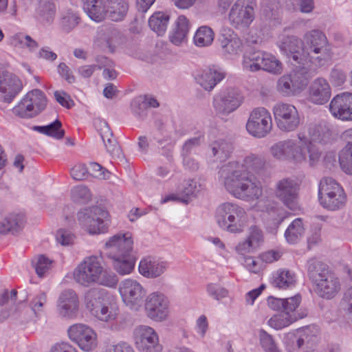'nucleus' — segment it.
<instances>
[{
    "mask_svg": "<svg viewBox=\"0 0 352 352\" xmlns=\"http://www.w3.org/2000/svg\"><path fill=\"white\" fill-rule=\"evenodd\" d=\"M265 166V160L259 155L249 153L243 158L223 164L218 170L219 184L232 197L243 201H256L252 209L267 216L278 226L288 215L280 204L263 197V186L252 175Z\"/></svg>",
    "mask_w": 352,
    "mask_h": 352,
    "instance_id": "f257e3e1",
    "label": "nucleus"
},
{
    "mask_svg": "<svg viewBox=\"0 0 352 352\" xmlns=\"http://www.w3.org/2000/svg\"><path fill=\"white\" fill-rule=\"evenodd\" d=\"M276 46L292 64L303 70L327 67L331 63V45L325 34L319 29L307 31L303 39L294 35L280 34Z\"/></svg>",
    "mask_w": 352,
    "mask_h": 352,
    "instance_id": "f03ea898",
    "label": "nucleus"
},
{
    "mask_svg": "<svg viewBox=\"0 0 352 352\" xmlns=\"http://www.w3.org/2000/svg\"><path fill=\"white\" fill-rule=\"evenodd\" d=\"M308 135L300 131L296 138L275 142L270 147V155L279 162H288L296 165L309 162L311 166L315 165L320 158V153L314 148L311 142L327 144L331 143L335 137L331 126L326 122L310 125Z\"/></svg>",
    "mask_w": 352,
    "mask_h": 352,
    "instance_id": "7ed1b4c3",
    "label": "nucleus"
},
{
    "mask_svg": "<svg viewBox=\"0 0 352 352\" xmlns=\"http://www.w3.org/2000/svg\"><path fill=\"white\" fill-rule=\"evenodd\" d=\"M88 16L99 23L106 19L113 21H122L129 10L126 0H81Z\"/></svg>",
    "mask_w": 352,
    "mask_h": 352,
    "instance_id": "20e7f679",
    "label": "nucleus"
},
{
    "mask_svg": "<svg viewBox=\"0 0 352 352\" xmlns=\"http://www.w3.org/2000/svg\"><path fill=\"white\" fill-rule=\"evenodd\" d=\"M215 219L222 230L232 234H239L246 227L248 217L242 206L232 202H225L217 207Z\"/></svg>",
    "mask_w": 352,
    "mask_h": 352,
    "instance_id": "39448f33",
    "label": "nucleus"
},
{
    "mask_svg": "<svg viewBox=\"0 0 352 352\" xmlns=\"http://www.w3.org/2000/svg\"><path fill=\"white\" fill-rule=\"evenodd\" d=\"M308 274L309 279L315 285V292L320 297L330 300L340 292V280L327 265H309Z\"/></svg>",
    "mask_w": 352,
    "mask_h": 352,
    "instance_id": "423d86ee",
    "label": "nucleus"
},
{
    "mask_svg": "<svg viewBox=\"0 0 352 352\" xmlns=\"http://www.w3.org/2000/svg\"><path fill=\"white\" fill-rule=\"evenodd\" d=\"M74 278L79 284L87 286L96 283L115 288L118 283L116 274L102 265H78L74 272Z\"/></svg>",
    "mask_w": 352,
    "mask_h": 352,
    "instance_id": "0eeeda50",
    "label": "nucleus"
},
{
    "mask_svg": "<svg viewBox=\"0 0 352 352\" xmlns=\"http://www.w3.org/2000/svg\"><path fill=\"white\" fill-rule=\"evenodd\" d=\"M320 205L330 211L343 208L346 202V195L343 187L331 177L323 178L318 185Z\"/></svg>",
    "mask_w": 352,
    "mask_h": 352,
    "instance_id": "6e6552de",
    "label": "nucleus"
},
{
    "mask_svg": "<svg viewBox=\"0 0 352 352\" xmlns=\"http://www.w3.org/2000/svg\"><path fill=\"white\" fill-rule=\"evenodd\" d=\"M133 241L129 232L118 233L106 242V249L114 254L109 256L113 261L119 264H135L137 256L132 252Z\"/></svg>",
    "mask_w": 352,
    "mask_h": 352,
    "instance_id": "1a4fd4ad",
    "label": "nucleus"
},
{
    "mask_svg": "<svg viewBox=\"0 0 352 352\" xmlns=\"http://www.w3.org/2000/svg\"><path fill=\"white\" fill-rule=\"evenodd\" d=\"M78 219L82 228L93 235L106 233L111 223L109 212L97 206L79 212Z\"/></svg>",
    "mask_w": 352,
    "mask_h": 352,
    "instance_id": "9d476101",
    "label": "nucleus"
},
{
    "mask_svg": "<svg viewBox=\"0 0 352 352\" xmlns=\"http://www.w3.org/2000/svg\"><path fill=\"white\" fill-rule=\"evenodd\" d=\"M264 239L263 230L258 226H251L246 236L239 241L234 248L238 261L246 264H256L251 254L262 246Z\"/></svg>",
    "mask_w": 352,
    "mask_h": 352,
    "instance_id": "9b49d317",
    "label": "nucleus"
},
{
    "mask_svg": "<svg viewBox=\"0 0 352 352\" xmlns=\"http://www.w3.org/2000/svg\"><path fill=\"white\" fill-rule=\"evenodd\" d=\"M47 105V98L39 89L28 92L12 108V113L21 118H30L36 116L43 111Z\"/></svg>",
    "mask_w": 352,
    "mask_h": 352,
    "instance_id": "f8f14e48",
    "label": "nucleus"
},
{
    "mask_svg": "<svg viewBox=\"0 0 352 352\" xmlns=\"http://www.w3.org/2000/svg\"><path fill=\"white\" fill-rule=\"evenodd\" d=\"M255 7V0H236L228 12L229 23L237 30L247 29L254 20Z\"/></svg>",
    "mask_w": 352,
    "mask_h": 352,
    "instance_id": "ddd939ff",
    "label": "nucleus"
},
{
    "mask_svg": "<svg viewBox=\"0 0 352 352\" xmlns=\"http://www.w3.org/2000/svg\"><path fill=\"white\" fill-rule=\"evenodd\" d=\"M278 128L284 132H292L300 124V116L297 108L287 102H277L272 109Z\"/></svg>",
    "mask_w": 352,
    "mask_h": 352,
    "instance_id": "4468645a",
    "label": "nucleus"
},
{
    "mask_svg": "<svg viewBox=\"0 0 352 352\" xmlns=\"http://www.w3.org/2000/svg\"><path fill=\"white\" fill-rule=\"evenodd\" d=\"M243 100V96L237 89L230 88L214 95L212 106L216 114L223 117L238 109Z\"/></svg>",
    "mask_w": 352,
    "mask_h": 352,
    "instance_id": "2eb2a0df",
    "label": "nucleus"
},
{
    "mask_svg": "<svg viewBox=\"0 0 352 352\" xmlns=\"http://www.w3.org/2000/svg\"><path fill=\"white\" fill-rule=\"evenodd\" d=\"M272 128V118L267 109L257 107L250 112L246 123L249 134L257 138H263L270 133Z\"/></svg>",
    "mask_w": 352,
    "mask_h": 352,
    "instance_id": "dca6fc26",
    "label": "nucleus"
},
{
    "mask_svg": "<svg viewBox=\"0 0 352 352\" xmlns=\"http://www.w3.org/2000/svg\"><path fill=\"white\" fill-rule=\"evenodd\" d=\"M135 346L140 352H161L163 346L154 329L146 325L137 327L133 331Z\"/></svg>",
    "mask_w": 352,
    "mask_h": 352,
    "instance_id": "f3484780",
    "label": "nucleus"
},
{
    "mask_svg": "<svg viewBox=\"0 0 352 352\" xmlns=\"http://www.w3.org/2000/svg\"><path fill=\"white\" fill-rule=\"evenodd\" d=\"M274 195L289 210L299 208L298 186L294 179L284 178L278 180L275 184Z\"/></svg>",
    "mask_w": 352,
    "mask_h": 352,
    "instance_id": "a211bd4d",
    "label": "nucleus"
},
{
    "mask_svg": "<svg viewBox=\"0 0 352 352\" xmlns=\"http://www.w3.org/2000/svg\"><path fill=\"white\" fill-rule=\"evenodd\" d=\"M309 78V76L304 71L294 72L279 78L277 89L286 96L296 95L307 86Z\"/></svg>",
    "mask_w": 352,
    "mask_h": 352,
    "instance_id": "6ab92c4d",
    "label": "nucleus"
},
{
    "mask_svg": "<svg viewBox=\"0 0 352 352\" xmlns=\"http://www.w3.org/2000/svg\"><path fill=\"white\" fill-rule=\"evenodd\" d=\"M146 316L155 322L166 320L168 316V300L162 294L152 293L147 296L144 304Z\"/></svg>",
    "mask_w": 352,
    "mask_h": 352,
    "instance_id": "aec40b11",
    "label": "nucleus"
},
{
    "mask_svg": "<svg viewBox=\"0 0 352 352\" xmlns=\"http://www.w3.org/2000/svg\"><path fill=\"white\" fill-rule=\"evenodd\" d=\"M68 334L70 339L85 351H91L97 346L96 334L86 324H76L71 326Z\"/></svg>",
    "mask_w": 352,
    "mask_h": 352,
    "instance_id": "412c9836",
    "label": "nucleus"
},
{
    "mask_svg": "<svg viewBox=\"0 0 352 352\" xmlns=\"http://www.w3.org/2000/svg\"><path fill=\"white\" fill-rule=\"evenodd\" d=\"M329 109L334 118L343 122L352 121V93L343 92L334 96Z\"/></svg>",
    "mask_w": 352,
    "mask_h": 352,
    "instance_id": "4be33fe9",
    "label": "nucleus"
},
{
    "mask_svg": "<svg viewBox=\"0 0 352 352\" xmlns=\"http://www.w3.org/2000/svg\"><path fill=\"white\" fill-rule=\"evenodd\" d=\"M119 292L123 302L131 308L139 305L146 295L144 288L138 281L131 279L120 283Z\"/></svg>",
    "mask_w": 352,
    "mask_h": 352,
    "instance_id": "5701e85b",
    "label": "nucleus"
},
{
    "mask_svg": "<svg viewBox=\"0 0 352 352\" xmlns=\"http://www.w3.org/2000/svg\"><path fill=\"white\" fill-rule=\"evenodd\" d=\"M219 41L222 52L226 58L235 59L243 52L242 40L231 29L222 30Z\"/></svg>",
    "mask_w": 352,
    "mask_h": 352,
    "instance_id": "b1692460",
    "label": "nucleus"
},
{
    "mask_svg": "<svg viewBox=\"0 0 352 352\" xmlns=\"http://www.w3.org/2000/svg\"><path fill=\"white\" fill-rule=\"evenodd\" d=\"M79 309L77 294L72 289L62 292L57 302V311L63 318H73L76 316Z\"/></svg>",
    "mask_w": 352,
    "mask_h": 352,
    "instance_id": "393cba45",
    "label": "nucleus"
},
{
    "mask_svg": "<svg viewBox=\"0 0 352 352\" xmlns=\"http://www.w3.org/2000/svg\"><path fill=\"white\" fill-rule=\"evenodd\" d=\"M21 80L14 74L5 72L0 85V97L6 102H11L22 91Z\"/></svg>",
    "mask_w": 352,
    "mask_h": 352,
    "instance_id": "a878e982",
    "label": "nucleus"
},
{
    "mask_svg": "<svg viewBox=\"0 0 352 352\" xmlns=\"http://www.w3.org/2000/svg\"><path fill=\"white\" fill-rule=\"evenodd\" d=\"M308 98L316 104L327 103L331 95V87L329 82L323 78H317L309 85Z\"/></svg>",
    "mask_w": 352,
    "mask_h": 352,
    "instance_id": "bb28decb",
    "label": "nucleus"
},
{
    "mask_svg": "<svg viewBox=\"0 0 352 352\" xmlns=\"http://www.w3.org/2000/svg\"><path fill=\"white\" fill-rule=\"evenodd\" d=\"M226 77L224 71L212 65L200 71L196 76L197 82L206 91H212Z\"/></svg>",
    "mask_w": 352,
    "mask_h": 352,
    "instance_id": "cd10ccee",
    "label": "nucleus"
},
{
    "mask_svg": "<svg viewBox=\"0 0 352 352\" xmlns=\"http://www.w3.org/2000/svg\"><path fill=\"white\" fill-rule=\"evenodd\" d=\"M123 37L116 29L102 26L97 30L95 36V43L99 46L107 47L111 52L122 44Z\"/></svg>",
    "mask_w": 352,
    "mask_h": 352,
    "instance_id": "c85d7f7f",
    "label": "nucleus"
},
{
    "mask_svg": "<svg viewBox=\"0 0 352 352\" xmlns=\"http://www.w3.org/2000/svg\"><path fill=\"white\" fill-rule=\"evenodd\" d=\"M25 216L23 212L13 211L0 219V234H16L23 228Z\"/></svg>",
    "mask_w": 352,
    "mask_h": 352,
    "instance_id": "c756f323",
    "label": "nucleus"
},
{
    "mask_svg": "<svg viewBox=\"0 0 352 352\" xmlns=\"http://www.w3.org/2000/svg\"><path fill=\"white\" fill-rule=\"evenodd\" d=\"M7 43L15 50H26L29 53H34L39 47L36 40L23 32L10 34L8 38Z\"/></svg>",
    "mask_w": 352,
    "mask_h": 352,
    "instance_id": "7c9ffc66",
    "label": "nucleus"
},
{
    "mask_svg": "<svg viewBox=\"0 0 352 352\" xmlns=\"http://www.w3.org/2000/svg\"><path fill=\"white\" fill-rule=\"evenodd\" d=\"M109 299V292L100 287L89 289L85 295V306L90 312Z\"/></svg>",
    "mask_w": 352,
    "mask_h": 352,
    "instance_id": "2f4dec72",
    "label": "nucleus"
},
{
    "mask_svg": "<svg viewBox=\"0 0 352 352\" xmlns=\"http://www.w3.org/2000/svg\"><path fill=\"white\" fill-rule=\"evenodd\" d=\"M299 333V337L294 342L298 349H311L318 342V329L315 326L306 327Z\"/></svg>",
    "mask_w": 352,
    "mask_h": 352,
    "instance_id": "473e14b6",
    "label": "nucleus"
},
{
    "mask_svg": "<svg viewBox=\"0 0 352 352\" xmlns=\"http://www.w3.org/2000/svg\"><path fill=\"white\" fill-rule=\"evenodd\" d=\"M28 312V309L25 304L21 302L12 306L9 310H2L1 317L3 319L10 318L17 323L24 324L30 320V316Z\"/></svg>",
    "mask_w": 352,
    "mask_h": 352,
    "instance_id": "72a5a7b5",
    "label": "nucleus"
},
{
    "mask_svg": "<svg viewBox=\"0 0 352 352\" xmlns=\"http://www.w3.org/2000/svg\"><path fill=\"white\" fill-rule=\"evenodd\" d=\"M305 232V225L302 218L295 219L286 229L284 236L289 244L297 243L303 236Z\"/></svg>",
    "mask_w": 352,
    "mask_h": 352,
    "instance_id": "f704fd0d",
    "label": "nucleus"
},
{
    "mask_svg": "<svg viewBox=\"0 0 352 352\" xmlns=\"http://www.w3.org/2000/svg\"><path fill=\"white\" fill-rule=\"evenodd\" d=\"M94 125L100 133V137L103 141L104 146L108 152H112L116 146V142L113 138V133L107 122L101 119H96Z\"/></svg>",
    "mask_w": 352,
    "mask_h": 352,
    "instance_id": "c9c22d12",
    "label": "nucleus"
},
{
    "mask_svg": "<svg viewBox=\"0 0 352 352\" xmlns=\"http://www.w3.org/2000/svg\"><path fill=\"white\" fill-rule=\"evenodd\" d=\"M210 150L208 155L214 158L213 161L223 162L230 157L232 146L230 143L219 140L210 144Z\"/></svg>",
    "mask_w": 352,
    "mask_h": 352,
    "instance_id": "e433bc0d",
    "label": "nucleus"
},
{
    "mask_svg": "<svg viewBox=\"0 0 352 352\" xmlns=\"http://www.w3.org/2000/svg\"><path fill=\"white\" fill-rule=\"evenodd\" d=\"M214 39V32L212 29L207 25H203L195 31L192 42L197 47H206L210 46Z\"/></svg>",
    "mask_w": 352,
    "mask_h": 352,
    "instance_id": "4c0bfd02",
    "label": "nucleus"
},
{
    "mask_svg": "<svg viewBox=\"0 0 352 352\" xmlns=\"http://www.w3.org/2000/svg\"><path fill=\"white\" fill-rule=\"evenodd\" d=\"M170 16L168 14L163 12H155L148 19V25L150 28L158 36H162L165 34Z\"/></svg>",
    "mask_w": 352,
    "mask_h": 352,
    "instance_id": "58836bf2",
    "label": "nucleus"
},
{
    "mask_svg": "<svg viewBox=\"0 0 352 352\" xmlns=\"http://www.w3.org/2000/svg\"><path fill=\"white\" fill-rule=\"evenodd\" d=\"M263 51L246 52L243 56L242 67L245 71L257 72L261 70Z\"/></svg>",
    "mask_w": 352,
    "mask_h": 352,
    "instance_id": "ea45409f",
    "label": "nucleus"
},
{
    "mask_svg": "<svg viewBox=\"0 0 352 352\" xmlns=\"http://www.w3.org/2000/svg\"><path fill=\"white\" fill-rule=\"evenodd\" d=\"M90 313L101 321L109 322L116 318L118 309L111 302L109 299Z\"/></svg>",
    "mask_w": 352,
    "mask_h": 352,
    "instance_id": "a19ab883",
    "label": "nucleus"
},
{
    "mask_svg": "<svg viewBox=\"0 0 352 352\" xmlns=\"http://www.w3.org/2000/svg\"><path fill=\"white\" fill-rule=\"evenodd\" d=\"M263 55L261 70L276 75L282 73L283 64L276 56L265 51H263Z\"/></svg>",
    "mask_w": 352,
    "mask_h": 352,
    "instance_id": "79ce46f5",
    "label": "nucleus"
},
{
    "mask_svg": "<svg viewBox=\"0 0 352 352\" xmlns=\"http://www.w3.org/2000/svg\"><path fill=\"white\" fill-rule=\"evenodd\" d=\"M79 21L78 14L71 9H67L61 12L58 25L63 32L68 33L77 26Z\"/></svg>",
    "mask_w": 352,
    "mask_h": 352,
    "instance_id": "37998d69",
    "label": "nucleus"
},
{
    "mask_svg": "<svg viewBox=\"0 0 352 352\" xmlns=\"http://www.w3.org/2000/svg\"><path fill=\"white\" fill-rule=\"evenodd\" d=\"M186 202L192 197H197L204 190V186L199 179H192L184 181L179 186Z\"/></svg>",
    "mask_w": 352,
    "mask_h": 352,
    "instance_id": "c03bdc74",
    "label": "nucleus"
},
{
    "mask_svg": "<svg viewBox=\"0 0 352 352\" xmlns=\"http://www.w3.org/2000/svg\"><path fill=\"white\" fill-rule=\"evenodd\" d=\"M296 282L294 272L289 270L283 269L277 271L273 276L272 284L279 289H287L293 286Z\"/></svg>",
    "mask_w": 352,
    "mask_h": 352,
    "instance_id": "a18cd8bd",
    "label": "nucleus"
},
{
    "mask_svg": "<svg viewBox=\"0 0 352 352\" xmlns=\"http://www.w3.org/2000/svg\"><path fill=\"white\" fill-rule=\"evenodd\" d=\"M32 129L57 140L62 139L65 134L64 130L62 129V124L58 119L45 126H34Z\"/></svg>",
    "mask_w": 352,
    "mask_h": 352,
    "instance_id": "49530a36",
    "label": "nucleus"
},
{
    "mask_svg": "<svg viewBox=\"0 0 352 352\" xmlns=\"http://www.w3.org/2000/svg\"><path fill=\"white\" fill-rule=\"evenodd\" d=\"M305 316H306V314H298V316L293 314L291 316H288L284 314L274 316L268 320V324L276 329H280L289 326L291 323Z\"/></svg>",
    "mask_w": 352,
    "mask_h": 352,
    "instance_id": "de8ad7c7",
    "label": "nucleus"
},
{
    "mask_svg": "<svg viewBox=\"0 0 352 352\" xmlns=\"http://www.w3.org/2000/svg\"><path fill=\"white\" fill-rule=\"evenodd\" d=\"M339 162L341 168L346 174H352V142H349L340 151Z\"/></svg>",
    "mask_w": 352,
    "mask_h": 352,
    "instance_id": "09e8293b",
    "label": "nucleus"
},
{
    "mask_svg": "<svg viewBox=\"0 0 352 352\" xmlns=\"http://www.w3.org/2000/svg\"><path fill=\"white\" fill-rule=\"evenodd\" d=\"M98 69L104 68L103 77L107 80H113L117 77V73L113 69V62L104 56H98L96 58Z\"/></svg>",
    "mask_w": 352,
    "mask_h": 352,
    "instance_id": "8fccbe9b",
    "label": "nucleus"
},
{
    "mask_svg": "<svg viewBox=\"0 0 352 352\" xmlns=\"http://www.w3.org/2000/svg\"><path fill=\"white\" fill-rule=\"evenodd\" d=\"M340 309L348 322H352V287L344 292Z\"/></svg>",
    "mask_w": 352,
    "mask_h": 352,
    "instance_id": "3c124183",
    "label": "nucleus"
},
{
    "mask_svg": "<svg viewBox=\"0 0 352 352\" xmlns=\"http://www.w3.org/2000/svg\"><path fill=\"white\" fill-rule=\"evenodd\" d=\"M166 268L165 265H138L141 275L147 278H155L163 274Z\"/></svg>",
    "mask_w": 352,
    "mask_h": 352,
    "instance_id": "603ef678",
    "label": "nucleus"
},
{
    "mask_svg": "<svg viewBox=\"0 0 352 352\" xmlns=\"http://www.w3.org/2000/svg\"><path fill=\"white\" fill-rule=\"evenodd\" d=\"M301 299V296L300 294H296L294 296L285 298L284 307L283 309V313L288 316H291L293 314H296L297 316L300 314L297 311V308L300 305Z\"/></svg>",
    "mask_w": 352,
    "mask_h": 352,
    "instance_id": "864d4df0",
    "label": "nucleus"
},
{
    "mask_svg": "<svg viewBox=\"0 0 352 352\" xmlns=\"http://www.w3.org/2000/svg\"><path fill=\"white\" fill-rule=\"evenodd\" d=\"M72 199L76 202H87L91 197L89 188L85 186L79 185L74 187L71 190Z\"/></svg>",
    "mask_w": 352,
    "mask_h": 352,
    "instance_id": "5fc2aeb1",
    "label": "nucleus"
},
{
    "mask_svg": "<svg viewBox=\"0 0 352 352\" xmlns=\"http://www.w3.org/2000/svg\"><path fill=\"white\" fill-rule=\"evenodd\" d=\"M47 302V294L44 292H40L32 298L30 302V307L36 316L41 314L43 311Z\"/></svg>",
    "mask_w": 352,
    "mask_h": 352,
    "instance_id": "6e6d98bb",
    "label": "nucleus"
},
{
    "mask_svg": "<svg viewBox=\"0 0 352 352\" xmlns=\"http://www.w3.org/2000/svg\"><path fill=\"white\" fill-rule=\"evenodd\" d=\"M38 14L47 22L53 21L55 13H56V6L54 2L43 1L38 8Z\"/></svg>",
    "mask_w": 352,
    "mask_h": 352,
    "instance_id": "4d7b16f0",
    "label": "nucleus"
},
{
    "mask_svg": "<svg viewBox=\"0 0 352 352\" xmlns=\"http://www.w3.org/2000/svg\"><path fill=\"white\" fill-rule=\"evenodd\" d=\"M259 338L261 345L266 352H273L278 349L272 336L265 330L259 331Z\"/></svg>",
    "mask_w": 352,
    "mask_h": 352,
    "instance_id": "13d9d810",
    "label": "nucleus"
},
{
    "mask_svg": "<svg viewBox=\"0 0 352 352\" xmlns=\"http://www.w3.org/2000/svg\"><path fill=\"white\" fill-rule=\"evenodd\" d=\"M74 234L69 230L59 229L56 234V240L58 243L63 246H69L74 243Z\"/></svg>",
    "mask_w": 352,
    "mask_h": 352,
    "instance_id": "bf43d9fd",
    "label": "nucleus"
},
{
    "mask_svg": "<svg viewBox=\"0 0 352 352\" xmlns=\"http://www.w3.org/2000/svg\"><path fill=\"white\" fill-rule=\"evenodd\" d=\"M88 170L90 171L91 175L95 178L108 179L110 177V172L98 163H90Z\"/></svg>",
    "mask_w": 352,
    "mask_h": 352,
    "instance_id": "052dcab7",
    "label": "nucleus"
},
{
    "mask_svg": "<svg viewBox=\"0 0 352 352\" xmlns=\"http://www.w3.org/2000/svg\"><path fill=\"white\" fill-rule=\"evenodd\" d=\"M329 79L334 86L339 87L346 81V75L343 70L339 68H333L331 71Z\"/></svg>",
    "mask_w": 352,
    "mask_h": 352,
    "instance_id": "680f3d73",
    "label": "nucleus"
},
{
    "mask_svg": "<svg viewBox=\"0 0 352 352\" xmlns=\"http://www.w3.org/2000/svg\"><path fill=\"white\" fill-rule=\"evenodd\" d=\"M169 41L176 46H180L187 41L188 34L172 28L168 34Z\"/></svg>",
    "mask_w": 352,
    "mask_h": 352,
    "instance_id": "e2e57ef3",
    "label": "nucleus"
},
{
    "mask_svg": "<svg viewBox=\"0 0 352 352\" xmlns=\"http://www.w3.org/2000/svg\"><path fill=\"white\" fill-rule=\"evenodd\" d=\"M207 292L210 296L217 300L225 298L228 295V292L226 289L213 283L208 285Z\"/></svg>",
    "mask_w": 352,
    "mask_h": 352,
    "instance_id": "0e129e2a",
    "label": "nucleus"
},
{
    "mask_svg": "<svg viewBox=\"0 0 352 352\" xmlns=\"http://www.w3.org/2000/svg\"><path fill=\"white\" fill-rule=\"evenodd\" d=\"M173 28L188 35L190 23L186 16L179 15L175 21Z\"/></svg>",
    "mask_w": 352,
    "mask_h": 352,
    "instance_id": "69168bd1",
    "label": "nucleus"
},
{
    "mask_svg": "<svg viewBox=\"0 0 352 352\" xmlns=\"http://www.w3.org/2000/svg\"><path fill=\"white\" fill-rule=\"evenodd\" d=\"M282 254L278 250H269L262 252L259 255V259L261 262L271 263L276 262L281 257Z\"/></svg>",
    "mask_w": 352,
    "mask_h": 352,
    "instance_id": "338daca9",
    "label": "nucleus"
},
{
    "mask_svg": "<svg viewBox=\"0 0 352 352\" xmlns=\"http://www.w3.org/2000/svg\"><path fill=\"white\" fill-rule=\"evenodd\" d=\"M204 141V138L201 135L192 138L187 141L183 145L182 153L190 154V153L196 147L199 146Z\"/></svg>",
    "mask_w": 352,
    "mask_h": 352,
    "instance_id": "774afa93",
    "label": "nucleus"
}]
</instances>
